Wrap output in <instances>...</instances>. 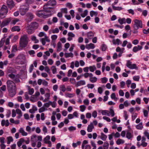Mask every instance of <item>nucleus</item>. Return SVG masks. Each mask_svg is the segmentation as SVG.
Instances as JSON below:
<instances>
[{"label": "nucleus", "instance_id": "obj_45", "mask_svg": "<svg viewBox=\"0 0 149 149\" xmlns=\"http://www.w3.org/2000/svg\"><path fill=\"white\" fill-rule=\"evenodd\" d=\"M7 143L8 144H9L11 142H12L13 141V138L12 136H11L7 137Z\"/></svg>", "mask_w": 149, "mask_h": 149}, {"label": "nucleus", "instance_id": "obj_52", "mask_svg": "<svg viewBox=\"0 0 149 149\" xmlns=\"http://www.w3.org/2000/svg\"><path fill=\"white\" fill-rule=\"evenodd\" d=\"M65 56L66 58L72 57L73 56V54L72 53H66L65 54Z\"/></svg>", "mask_w": 149, "mask_h": 149}, {"label": "nucleus", "instance_id": "obj_44", "mask_svg": "<svg viewBox=\"0 0 149 149\" xmlns=\"http://www.w3.org/2000/svg\"><path fill=\"white\" fill-rule=\"evenodd\" d=\"M81 142L80 141H78L77 143H73L72 144V146L73 148H75L77 147L78 146L80 145Z\"/></svg>", "mask_w": 149, "mask_h": 149}, {"label": "nucleus", "instance_id": "obj_62", "mask_svg": "<svg viewBox=\"0 0 149 149\" xmlns=\"http://www.w3.org/2000/svg\"><path fill=\"white\" fill-rule=\"evenodd\" d=\"M101 82L102 83H106L108 81V79L106 77L102 78L101 79Z\"/></svg>", "mask_w": 149, "mask_h": 149}, {"label": "nucleus", "instance_id": "obj_8", "mask_svg": "<svg viewBox=\"0 0 149 149\" xmlns=\"http://www.w3.org/2000/svg\"><path fill=\"white\" fill-rule=\"evenodd\" d=\"M134 24H133V27L135 30H137L139 28H141L143 27L142 22L137 19L134 20Z\"/></svg>", "mask_w": 149, "mask_h": 149}, {"label": "nucleus", "instance_id": "obj_54", "mask_svg": "<svg viewBox=\"0 0 149 149\" xmlns=\"http://www.w3.org/2000/svg\"><path fill=\"white\" fill-rule=\"evenodd\" d=\"M51 69L53 74H55L57 72V70L56 67L55 66H52L51 67Z\"/></svg>", "mask_w": 149, "mask_h": 149}, {"label": "nucleus", "instance_id": "obj_20", "mask_svg": "<svg viewBox=\"0 0 149 149\" xmlns=\"http://www.w3.org/2000/svg\"><path fill=\"white\" fill-rule=\"evenodd\" d=\"M86 48L87 49H93L95 48V46L94 44L90 43L89 44H86Z\"/></svg>", "mask_w": 149, "mask_h": 149}, {"label": "nucleus", "instance_id": "obj_14", "mask_svg": "<svg viewBox=\"0 0 149 149\" xmlns=\"http://www.w3.org/2000/svg\"><path fill=\"white\" fill-rule=\"evenodd\" d=\"M40 41L41 42L42 45H44L46 44V41L47 42H50V40L47 36H45V37L42 38L40 39Z\"/></svg>", "mask_w": 149, "mask_h": 149}, {"label": "nucleus", "instance_id": "obj_58", "mask_svg": "<svg viewBox=\"0 0 149 149\" xmlns=\"http://www.w3.org/2000/svg\"><path fill=\"white\" fill-rule=\"evenodd\" d=\"M80 111L81 112H84L86 108V107L84 105H80L79 106Z\"/></svg>", "mask_w": 149, "mask_h": 149}, {"label": "nucleus", "instance_id": "obj_26", "mask_svg": "<svg viewBox=\"0 0 149 149\" xmlns=\"http://www.w3.org/2000/svg\"><path fill=\"white\" fill-rule=\"evenodd\" d=\"M16 113L18 115L17 116V118L18 119L21 118L22 116V113L21 110L19 109H16Z\"/></svg>", "mask_w": 149, "mask_h": 149}, {"label": "nucleus", "instance_id": "obj_41", "mask_svg": "<svg viewBox=\"0 0 149 149\" xmlns=\"http://www.w3.org/2000/svg\"><path fill=\"white\" fill-rule=\"evenodd\" d=\"M88 11L87 10H85L83 13L81 14V16L83 18L85 17L88 14Z\"/></svg>", "mask_w": 149, "mask_h": 149}, {"label": "nucleus", "instance_id": "obj_2", "mask_svg": "<svg viewBox=\"0 0 149 149\" xmlns=\"http://www.w3.org/2000/svg\"><path fill=\"white\" fill-rule=\"evenodd\" d=\"M36 14L38 17L45 18L51 16L52 13L51 12V10L46 9L44 10L38 11L37 12Z\"/></svg>", "mask_w": 149, "mask_h": 149}, {"label": "nucleus", "instance_id": "obj_59", "mask_svg": "<svg viewBox=\"0 0 149 149\" xmlns=\"http://www.w3.org/2000/svg\"><path fill=\"white\" fill-rule=\"evenodd\" d=\"M88 143L87 141L84 140L83 141L81 145V148L82 149H84V148L85 145Z\"/></svg>", "mask_w": 149, "mask_h": 149}, {"label": "nucleus", "instance_id": "obj_10", "mask_svg": "<svg viewBox=\"0 0 149 149\" xmlns=\"http://www.w3.org/2000/svg\"><path fill=\"white\" fill-rule=\"evenodd\" d=\"M31 140L32 142L41 141L42 140V136L41 135H33L31 137Z\"/></svg>", "mask_w": 149, "mask_h": 149}, {"label": "nucleus", "instance_id": "obj_13", "mask_svg": "<svg viewBox=\"0 0 149 149\" xmlns=\"http://www.w3.org/2000/svg\"><path fill=\"white\" fill-rule=\"evenodd\" d=\"M26 20L28 22H30L34 18V15L31 12H29L26 15Z\"/></svg>", "mask_w": 149, "mask_h": 149}, {"label": "nucleus", "instance_id": "obj_31", "mask_svg": "<svg viewBox=\"0 0 149 149\" xmlns=\"http://www.w3.org/2000/svg\"><path fill=\"white\" fill-rule=\"evenodd\" d=\"M19 21L20 20L17 18H11V24L15 25L17 22H19Z\"/></svg>", "mask_w": 149, "mask_h": 149}, {"label": "nucleus", "instance_id": "obj_57", "mask_svg": "<svg viewBox=\"0 0 149 149\" xmlns=\"http://www.w3.org/2000/svg\"><path fill=\"white\" fill-rule=\"evenodd\" d=\"M11 36L9 37L8 38H7L6 40H5V44L7 45H9L10 44V39L11 38Z\"/></svg>", "mask_w": 149, "mask_h": 149}, {"label": "nucleus", "instance_id": "obj_27", "mask_svg": "<svg viewBox=\"0 0 149 149\" xmlns=\"http://www.w3.org/2000/svg\"><path fill=\"white\" fill-rule=\"evenodd\" d=\"M111 6L113 9L114 10L120 11L124 9L123 8L121 7L115 6H113V4H112Z\"/></svg>", "mask_w": 149, "mask_h": 149}, {"label": "nucleus", "instance_id": "obj_6", "mask_svg": "<svg viewBox=\"0 0 149 149\" xmlns=\"http://www.w3.org/2000/svg\"><path fill=\"white\" fill-rule=\"evenodd\" d=\"M16 63L22 65L24 64L26 62V58L24 55H19L16 59Z\"/></svg>", "mask_w": 149, "mask_h": 149}, {"label": "nucleus", "instance_id": "obj_47", "mask_svg": "<svg viewBox=\"0 0 149 149\" xmlns=\"http://www.w3.org/2000/svg\"><path fill=\"white\" fill-rule=\"evenodd\" d=\"M92 73H85L83 75V76H84L85 78H87L88 77H90V76H92Z\"/></svg>", "mask_w": 149, "mask_h": 149}, {"label": "nucleus", "instance_id": "obj_50", "mask_svg": "<svg viewBox=\"0 0 149 149\" xmlns=\"http://www.w3.org/2000/svg\"><path fill=\"white\" fill-rule=\"evenodd\" d=\"M31 39L32 41L34 42L35 43H36L39 42V40L36 39V37L35 36H32Z\"/></svg>", "mask_w": 149, "mask_h": 149}, {"label": "nucleus", "instance_id": "obj_11", "mask_svg": "<svg viewBox=\"0 0 149 149\" xmlns=\"http://www.w3.org/2000/svg\"><path fill=\"white\" fill-rule=\"evenodd\" d=\"M126 66L128 68L131 69H138V67L135 64H133L130 60L127 61V63Z\"/></svg>", "mask_w": 149, "mask_h": 149}, {"label": "nucleus", "instance_id": "obj_25", "mask_svg": "<svg viewBox=\"0 0 149 149\" xmlns=\"http://www.w3.org/2000/svg\"><path fill=\"white\" fill-rule=\"evenodd\" d=\"M93 75L92 74V76H90L89 80L90 82L92 83L96 82L97 80V79L95 77H93Z\"/></svg>", "mask_w": 149, "mask_h": 149}, {"label": "nucleus", "instance_id": "obj_61", "mask_svg": "<svg viewBox=\"0 0 149 149\" xmlns=\"http://www.w3.org/2000/svg\"><path fill=\"white\" fill-rule=\"evenodd\" d=\"M91 146L93 147V148H92V149H96V144L95 143V142L93 141H91Z\"/></svg>", "mask_w": 149, "mask_h": 149}, {"label": "nucleus", "instance_id": "obj_56", "mask_svg": "<svg viewBox=\"0 0 149 149\" xmlns=\"http://www.w3.org/2000/svg\"><path fill=\"white\" fill-rule=\"evenodd\" d=\"M70 44L69 43H67L64 45L65 49H64V51H66L70 47Z\"/></svg>", "mask_w": 149, "mask_h": 149}, {"label": "nucleus", "instance_id": "obj_4", "mask_svg": "<svg viewBox=\"0 0 149 149\" xmlns=\"http://www.w3.org/2000/svg\"><path fill=\"white\" fill-rule=\"evenodd\" d=\"M116 50L117 52H119V53L118 55L116 53H115L113 54V59H116L118 56L119 57H120L122 56L123 53L125 52V48L124 47L121 48L119 47H117L116 49Z\"/></svg>", "mask_w": 149, "mask_h": 149}, {"label": "nucleus", "instance_id": "obj_53", "mask_svg": "<svg viewBox=\"0 0 149 149\" xmlns=\"http://www.w3.org/2000/svg\"><path fill=\"white\" fill-rule=\"evenodd\" d=\"M5 41V38H3L1 39L0 41V47H1L3 46Z\"/></svg>", "mask_w": 149, "mask_h": 149}, {"label": "nucleus", "instance_id": "obj_19", "mask_svg": "<svg viewBox=\"0 0 149 149\" xmlns=\"http://www.w3.org/2000/svg\"><path fill=\"white\" fill-rule=\"evenodd\" d=\"M112 43L113 45H118L121 44V41L118 38L113 39L112 40Z\"/></svg>", "mask_w": 149, "mask_h": 149}, {"label": "nucleus", "instance_id": "obj_38", "mask_svg": "<svg viewBox=\"0 0 149 149\" xmlns=\"http://www.w3.org/2000/svg\"><path fill=\"white\" fill-rule=\"evenodd\" d=\"M59 89L61 91L64 92L66 91V88L64 85H61L59 86Z\"/></svg>", "mask_w": 149, "mask_h": 149}, {"label": "nucleus", "instance_id": "obj_64", "mask_svg": "<svg viewBox=\"0 0 149 149\" xmlns=\"http://www.w3.org/2000/svg\"><path fill=\"white\" fill-rule=\"evenodd\" d=\"M143 115H144V116L146 117H147L148 116V111L147 110H146L144 109H143Z\"/></svg>", "mask_w": 149, "mask_h": 149}, {"label": "nucleus", "instance_id": "obj_60", "mask_svg": "<svg viewBox=\"0 0 149 149\" xmlns=\"http://www.w3.org/2000/svg\"><path fill=\"white\" fill-rule=\"evenodd\" d=\"M109 110V113L110 115H111V116L112 117L114 116L115 115V113L113 109L112 108H110Z\"/></svg>", "mask_w": 149, "mask_h": 149}, {"label": "nucleus", "instance_id": "obj_30", "mask_svg": "<svg viewBox=\"0 0 149 149\" xmlns=\"http://www.w3.org/2000/svg\"><path fill=\"white\" fill-rule=\"evenodd\" d=\"M24 141V139L23 138H21L20 139L17 143L18 146L19 147H20Z\"/></svg>", "mask_w": 149, "mask_h": 149}, {"label": "nucleus", "instance_id": "obj_15", "mask_svg": "<svg viewBox=\"0 0 149 149\" xmlns=\"http://www.w3.org/2000/svg\"><path fill=\"white\" fill-rule=\"evenodd\" d=\"M11 18H8L6 20L3 21L1 24V27H3L7 26L10 23H11Z\"/></svg>", "mask_w": 149, "mask_h": 149}, {"label": "nucleus", "instance_id": "obj_36", "mask_svg": "<svg viewBox=\"0 0 149 149\" xmlns=\"http://www.w3.org/2000/svg\"><path fill=\"white\" fill-rule=\"evenodd\" d=\"M111 97L112 99L114 100L115 101H116L118 100V98L116 97V94L114 93L111 94Z\"/></svg>", "mask_w": 149, "mask_h": 149}, {"label": "nucleus", "instance_id": "obj_33", "mask_svg": "<svg viewBox=\"0 0 149 149\" xmlns=\"http://www.w3.org/2000/svg\"><path fill=\"white\" fill-rule=\"evenodd\" d=\"M85 84V81L84 80H82L78 81L77 83V86H79L84 85Z\"/></svg>", "mask_w": 149, "mask_h": 149}, {"label": "nucleus", "instance_id": "obj_43", "mask_svg": "<svg viewBox=\"0 0 149 149\" xmlns=\"http://www.w3.org/2000/svg\"><path fill=\"white\" fill-rule=\"evenodd\" d=\"M133 134L132 133L128 131L126 134V137L129 139H130L133 137Z\"/></svg>", "mask_w": 149, "mask_h": 149}, {"label": "nucleus", "instance_id": "obj_34", "mask_svg": "<svg viewBox=\"0 0 149 149\" xmlns=\"http://www.w3.org/2000/svg\"><path fill=\"white\" fill-rule=\"evenodd\" d=\"M94 36L93 33L91 31L88 32L87 34L88 38L89 39H91Z\"/></svg>", "mask_w": 149, "mask_h": 149}, {"label": "nucleus", "instance_id": "obj_21", "mask_svg": "<svg viewBox=\"0 0 149 149\" xmlns=\"http://www.w3.org/2000/svg\"><path fill=\"white\" fill-rule=\"evenodd\" d=\"M1 125L2 126H5L6 127H8L9 126V123L8 120H3L1 121Z\"/></svg>", "mask_w": 149, "mask_h": 149}, {"label": "nucleus", "instance_id": "obj_40", "mask_svg": "<svg viewBox=\"0 0 149 149\" xmlns=\"http://www.w3.org/2000/svg\"><path fill=\"white\" fill-rule=\"evenodd\" d=\"M90 15L91 17H92L93 16H97L98 15V13L96 11L93 10H91L90 12Z\"/></svg>", "mask_w": 149, "mask_h": 149}, {"label": "nucleus", "instance_id": "obj_63", "mask_svg": "<svg viewBox=\"0 0 149 149\" xmlns=\"http://www.w3.org/2000/svg\"><path fill=\"white\" fill-rule=\"evenodd\" d=\"M83 103L85 105H88L89 104V100L88 99H85L83 101Z\"/></svg>", "mask_w": 149, "mask_h": 149}, {"label": "nucleus", "instance_id": "obj_5", "mask_svg": "<svg viewBox=\"0 0 149 149\" xmlns=\"http://www.w3.org/2000/svg\"><path fill=\"white\" fill-rule=\"evenodd\" d=\"M56 2L55 0H50L45 5L44 8L49 10H51V12L52 13V10H53V7L56 4Z\"/></svg>", "mask_w": 149, "mask_h": 149}, {"label": "nucleus", "instance_id": "obj_12", "mask_svg": "<svg viewBox=\"0 0 149 149\" xmlns=\"http://www.w3.org/2000/svg\"><path fill=\"white\" fill-rule=\"evenodd\" d=\"M50 137L49 135L47 136L43 139L44 143L47 144L49 147H51L52 146V143L50 141Z\"/></svg>", "mask_w": 149, "mask_h": 149}, {"label": "nucleus", "instance_id": "obj_3", "mask_svg": "<svg viewBox=\"0 0 149 149\" xmlns=\"http://www.w3.org/2000/svg\"><path fill=\"white\" fill-rule=\"evenodd\" d=\"M29 41V38L26 35L21 36L19 40L20 46L22 48L25 47L27 46Z\"/></svg>", "mask_w": 149, "mask_h": 149}, {"label": "nucleus", "instance_id": "obj_18", "mask_svg": "<svg viewBox=\"0 0 149 149\" xmlns=\"http://www.w3.org/2000/svg\"><path fill=\"white\" fill-rule=\"evenodd\" d=\"M19 132L21 133L22 136H26L28 134V133L26 132L24 129L22 127H20L19 130Z\"/></svg>", "mask_w": 149, "mask_h": 149}, {"label": "nucleus", "instance_id": "obj_9", "mask_svg": "<svg viewBox=\"0 0 149 149\" xmlns=\"http://www.w3.org/2000/svg\"><path fill=\"white\" fill-rule=\"evenodd\" d=\"M29 10V5L21 6L19 9L20 14L22 15H24L26 14V12L28 11Z\"/></svg>", "mask_w": 149, "mask_h": 149}, {"label": "nucleus", "instance_id": "obj_49", "mask_svg": "<svg viewBox=\"0 0 149 149\" xmlns=\"http://www.w3.org/2000/svg\"><path fill=\"white\" fill-rule=\"evenodd\" d=\"M47 109L45 108L43 106L42 107H41L39 109V112L40 113H42V112H43L47 110Z\"/></svg>", "mask_w": 149, "mask_h": 149}, {"label": "nucleus", "instance_id": "obj_37", "mask_svg": "<svg viewBox=\"0 0 149 149\" xmlns=\"http://www.w3.org/2000/svg\"><path fill=\"white\" fill-rule=\"evenodd\" d=\"M29 94L30 95H32L34 92V90L33 88H30L29 86H27Z\"/></svg>", "mask_w": 149, "mask_h": 149}, {"label": "nucleus", "instance_id": "obj_17", "mask_svg": "<svg viewBox=\"0 0 149 149\" xmlns=\"http://www.w3.org/2000/svg\"><path fill=\"white\" fill-rule=\"evenodd\" d=\"M94 128V127L92 122L90 124L88 125L87 127V131L88 132H92Z\"/></svg>", "mask_w": 149, "mask_h": 149}, {"label": "nucleus", "instance_id": "obj_24", "mask_svg": "<svg viewBox=\"0 0 149 149\" xmlns=\"http://www.w3.org/2000/svg\"><path fill=\"white\" fill-rule=\"evenodd\" d=\"M118 22L121 25H122L124 24H125L126 23V19L124 17L123 18L119 17L118 20Z\"/></svg>", "mask_w": 149, "mask_h": 149}, {"label": "nucleus", "instance_id": "obj_46", "mask_svg": "<svg viewBox=\"0 0 149 149\" xmlns=\"http://www.w3.org/2000/svg\"><path fill=\"white\" fill-rule=\"evenodd\" d=\"M96 69V67L95 65L90 66L89 67V70L90 72H94Z\"/></svg>", "mask_w": 149, "mask_h": 149}, {"label": "nucleus", "instance_id": "obj_42", "mask_svg": "<svg viewBox=\"0 0 149 149\" xmlns=\"http://www.w3.org/2000/svg\"><path fill=\"white\" fill-rule=\"evenodd\" d=\"M125 142L122 139H118L116 141V143L117 145H119L121 144H122Z\"/></svg>", "mask_w": 149, "mask_h": 149}, {"label": "nucleus", "instance_id": "obj_29", "mask_svg": "<svg viewBox=\"0 0 149 149\" xmlns=\"http://www.w3.org/2000/svg\"><path fill=\"white\" fill-rule=\"evenodd\" d=\"M101 113L103 115H106L109 116L110 114L109 113V111L107 110H102L101 111Z\"/></svg>", "mask_w": 149, "mask_h": 149}, {"label": "nucleus", "instance_id": "obj_35", "mask_svg": "<svg viewBox=\"0 0 149 149\" xmlns=\"http://www.w3.org/2000/svg\"><path fill=\"white\" fill-rule=\"evenodd\" d=\"M57 51L59 52L62 50V44L60 42H59L57 44Z\"/></svg>", "mask_w": 149, "mask_h": 149}, {"label": "nucleus", "instance_id": "obj_39", "mask_svg": "<svg viewBox=\"0 0 149 149\" xmlns=\"http://www.w3.org/2000/svg\"><path fill=\"white\" fill-rule=\"evenodd\" d=\"M75 95V94L74 93H66L65 95V97H68L69 98H71L73 97Z\"/></svg>", "mask_w": 149, "mask_h": 149}, {"label": "nucleus", "instance_id": "obj_28", "mask_svg": "<svg viewBox=\"0 0 149 149\" xmlns=\"http://www.w3.org/2000/svg\"><path fill=\"white\" fill-rule=\"evenodd\" d=\"M11 30L12 32L17 31L18 32L20 31V29L19 26H15L13 27L11 29Z\"/></svg>", "mask_w": 149, "mask_h": 149}, {"label": "nucleus", "instance_id": "obj_7", "mask_svg": "<svg viewBox=\"0 0 149 149\" xmlns=\"http://www.w3.org/2000/svg\"><path fill=\"white\" fill-rule=\"evenodd\" d=\"M8 11L7 6L3 5L0 9V17L1 19L5 17Z\"/></svg>", "mask_w": 149, "mask_h": 149}, {"label": "nucleus", "instance_id": "obj_48", "mask_svg": "<svg viewBox=\"0 0 149 149\" xmlns=\"http://www.w3.org/2000/svg\"><path fill=\"white\" fill-rule=\"evenodd\" d=\"M38 24L36 22H33L31 23L32 27L34 29H37L38 28Z\"/></svg>", "mask_w": 149, "mask_h": 149}, {"label": "nucleus", "instance_id": "obj_22", "mask_svg": "<svg viewBox=\"0 0 149 149\" xmlns=\"http://www.w3.org/2000/svg\"><path fill=\"white\" fill-rule=\"evenodd\" d=\"M142 48V46L138 45L137 46H136L134 47L132 51L134 52H136L138 51L141 50Z\"/></svg>", "mask_w": 149, "mask_h": 149}, {"label": "nucleus", "instance_id": "obj_1", "mask_svg": "<svg viewBox=\"0 0 149 149\" xmlns=\"http://www.w3.org/2000/svg\"><path fill=\"white\" fill-rule=\"evenodd\" d=\"M7 88L11 97L15 96L16 93L17 88L15 83L13 81L8 80L7 81Z\"/></svg>", "mask_w": 149, "mask_h": 149}, {"label": "nucleus", "instance_id": "obj_23", "mask_svg": "<svg viewBox=\"0 0 149 149\" xmlns=\"http://www.w3.org/2000/svg\"><path fill=\"white\" fill-rule=\"evenodd\" d=\"M7 3L9 8H12L14 6V4L12 0H8L7 1Z\"/></svg>", "mask_w": 149, "mask_h": 149}, {"label": "nucleus", "instance_id": "obj_51", "mask_svg": "<svg viewBox=\"0 0 149 149\" xmlns=\"http://www.w3.org/2000/svg\"><path fill=\"white\" fill-rule=\"evenodd\" d=\"M51 101H49L48 102L45 103L43 106L45 108H48L51 105Z\"/></svg>", "mask_w": 149, "mask_h": 149}, {"label": "nucleus", "instance_id": "obj_32", "mask_svg": "<svg viewBox=\"0 0 149 149\" xmlns=\"http://www.w3.org/2000/svg\"><path fill=\"white\" fill-rule=\"evenodd\" d=\"M136 129L139 130H142L143 128V123L142 122L140 123L139 124L135 126Z\"/></svg>", "mask_w": 149, "mask_h": 149}, {"label": "nucleus", "instance_id": "obj_55", "mask_svg": "<svg viewBox=\"0 0 149 149\" xmlns=\"http://www.w3.org/2000/svg\"><path fill=\"white\" fill-rule=\"evenodd\" d=\"M101 48L102 51H104L106 50L107 47L105 44H102L101 45Z\"/></svg>", "mask_w": 149, "mask_h": 149}, {"label": "nucleus", "instance_id": "obj_16", "mask_svg": "<svg viewBox=\"0 0 149 149\" xmlns=\"http://www.w3.org/2000/svg\"><path fill=\"white\" fill-rule=\"evenodd\" d=\"M98 138H99L103 141H105L107 138V136L104 134L103 132H101L100 135L98 136Z\"/></svg>", "mask_w": 149, "mask_h": 149}]
</instances>
